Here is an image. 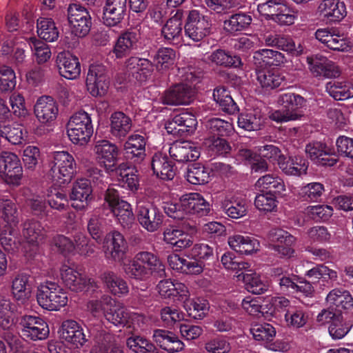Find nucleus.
<instances>
[{
  "label": "nucleus",
  "instance_id": "nucleus-1",
  "mask_svg": "<svg viewBox=\"0 0 353 353\" xmlns=\"http://www.w3.org/2000/svg\"><path fill=\"white\" fill-rule=\"evenodd\" d=\"M185 80L188 83H176L165 90L161 97L164 105H188L195 96L194 85L199 81V77L192 72L187 73Z\"/></svg>",
  "mask_w": 353,
  "mask_h": 353
},
{
  "label": "nucleus",
  "instance_id": "nucleus-2",
  "mask_svg": "<svg viewBox=\"0 0 353 353\" xmlns=\"http://www.w3.org/2000/svg\"><path fill=\"white\" fill-rule=\"evenodd\" d=\"M278 103L285 110H278L272 112L269 117L277 123H285L295 121L303 117L300 109L305 105L303 97L292 92H288L279 95Z\"/></svg>",
  "mask_w": 353,
  "mask_h": 353
},
{
  "label": "nucleus",
  "instance_id": "nucleus-3",
  "mask_svg": "<svg viewBox=\"0 0 353 353\" xmlns=\"http://www.w3.org/2000/svg\"><path fill=\"white\" fill-rule=\"evenodd\" d=\"M37 300L43 309L56 311L67 304L68 296L58 283L47 281L38 287Z\"/></svg>",
  "mask_w": 353,
  "mask_h": 353
},
{
  "label": "nucleus",
  "instance_id": "nucleus-4",
  "mask_svg": "<svg viewBox=\"0 0 353 353\" xmlns=\"http://www.w3.org/2000/svg\"><path fill=\"white\" fill-rule=\"evenodd\" d=\"M67 134L74 144L86 145L93 134L90 115L85 111H79L72 114L67 123Z\"/></svg>",
  "mask_w": 353,
  "mask_h": 353
},
{
  "label": "nucleus",
  "instance_id": "nucleus-5",
  "mask_svg": "<svg viewBox=\"0 0 353 353\" xmlns=\"http://www.w3.org/2000/svg\"><path fill=\"white\" fill-rule=\"evenodd\" d=\"M76 163L68 152H57L51 163L50 175L60 185L70 182L75 172Z\"/></svg>",
  "mask_w": 353,
  "mask_h": 353
},
{
  "label": "nucleus",
  "instance_id": "nucleus-6",
  "mask_svg": "<svg viewBox=\"0 0 353 353\" xmlns=\"http://www.w3.org/2000/svg\"><path fill=\"white\" fill-rule=\"evenodd\" d=\"M185 35L194 41H200L212 33V21L210 19L192 10L188 12L184 25Z\"/></svg>",
  "mask_w": 353,
  "mask_h": 353
},
{
  "label": "nucleus",
  "instance_id": "nucleus-7",
  "mask_svg": "<svg viewBox=\"0 0 353 353\" xmlns=\"http://www.w3.org/2000/svg\"><path fill=\"white\" fill-rule=\"evenodd\" d=\"M137 219L145 230L154 232L163 225L164 215L161 210L153 203L139 201L137 203Z\"/></svg>",
  "mask_w": 353,
  "mask_h": 353
},
{
  "label": "nucleus",
  "instance_id": "nucleus-8",
  "mask_svg": "<svg viewBox=\"0 0 353 353\" xmlns=\"http://www.w3.org/2000/svg\"><path fill=\"white\" fill-rule=\"evenodd\" d=\"M21 336L26 340L46 339L50 333L48 325L41 317L24 315L19 321Z\"/></svg>",
  "mask_w": 353,
  "mask_h": 353
},
{
  "label": "nucleus",
  "instance_id": "nucleus-9",
  "mask_svg": "<svg viewBox=\"0 0 353 353\" xmlns=\"http://www.w3.org/2000/svg\"><path fill=\"white\" fill-rule=\"evenodd\" d=\"M68 20L71 32L75 36L84 37L89 33L92 26V19L85 8L77 3L69 5Z\"/></svg>",
  "mask_w": 353,
  "mask_h": 353
},
{
  "label": "nucleus",
  "instance_id": "nucleus-10",
  "mask_svg": "<svg viewBox=\"0 0 353 353\" xmlns=\"http://www.w3.org/2000/svg\"><path fill=\"white\" fill-rule=\"evenodd\" d=\"M109 83V77L105 66L101 64H92L90 66L86 77V87L88 91L93 97L105 95Z\"/></svg>",
  "mask_w": 353,
  "mask_h": 353
},
{
  "label": "nucleus",
  "instance_id": "nucleus-11",
  "mask_svg": "<svg viewBox=\"0 0 353 353\" xmlns=\"http://www.w3.org/2000/svg\"><path fill=\"white\" fill-rule=\"evenodd\" d=\"M0 174L8 184L19 185L23 169L19 157L12 152L0 154Z\"/></svg>",
  "mask_w": 353,
  "mask_h": 353
},
{
  "label": "nucleus",
  "instance_id": "nucleus-12",
  "mask_svg": "<svg viewBox=\"0 0 353 353\" xmlns=\"http://www.w3.org/2000/svg\"><path fill=\"white\" fill-rule=\"evenodd\" d=\"M268 237L274 243L272 249L279 256L290 258L293 256V246L296 240L294 236L283 229L272 228L268 233Z\"/></svg>",
  "mask_w": 353,
  "mask_h": 353
},
{
  "label": "nucleus",
  "instance_id": "nucleus-13",
  "mask_svg": "<svg viewBox=\"0 0 353 353\" xmlns=\"http://www.w3.org/2000/svg\"><path fill=\"white\" fill-rule=\"evenodd\" d=\"M195 116L190 112H182L168 119L165 124L168 133L183 137L193 133L196 128Z\"/></svg>",
  "mask_w": 353,
  "mask_h": 353
},
{
  "label": "nucleus",
  "instance_id": "nucleus-14",
  "mask_svg": "<svg viewBox=\"0 0 353 353\" xmlns=\"http://www.w3.org/2000/svg\"><path fill=\"white\" fill-rule=\"evenodd\" d=\"M306 61L310 72L315 77L336 78L341 74L339 66L324 56L316 54L307 57Z\"/></svg>",
  "mask_w": 353,
  "mask_h": 353
},
{
  "label": "nucleus",
  "instance_id": "nucleus-15",
  "mask_svg": "<svg viewBox=\"0 0 353 353\" xmlns=\"http://www.w3.org/2000/svg\"><path fill=\"white\" fill-rule=\"evenodd\" d=\"M92 193L90 180L85 178L77 179L73 183L70 194L72 206L78 210H85L92 199Z\"/></svg>",
  "mask_w": 353,
  "mask_h": 353
},
{
  "label": "nucleus",
  "instance_id": "nucleus-16",
  "mask_svg": "<svg viewBox=\"0 0 353 353\" xmlns=\"http://www.w3.org/2000/svg\"><path fill=\"white\" fill-rule=\"evenodd\" d=\"M305 152L314 163L320 165L332 167L338 162L336 155L332 152V150L325 143L320 141L307 144Z\"/></svg>",
  "mask_w": 353,
  "mask_h": 353
},
{
  "label": "nucleus",
  "instance_id": "nucleus-17",
  "mask_svg": "<svg viewBox=\"0 0 353 353\" xmlns=\"http://www.w3.org/2000/svg\"><path fill=\"white\" fill-rule=\"evenodd\" d=\"M105 248V255L108 259L121 262L125 256L128 245L123 234L113 231L106 235Z\"/></svg>",
  "mask_w": 353,
  "mask_h": 353
},
{
  "label": "nucleus",
  "instance_id": "nucleus-18",
  "mask_svg": "<svg viewBox=\"0 0 353 353\" xmlns=\"http://www.w3.org/2000/svg\"><path fill=\"white\" fill-rule=\"evenodd\" d=\"M94 152L97 158L104 165L108 171H113L116 169L119 151L114 143L105 139L97 141Z\"/></svg>",
  "mask_w": 353,
  "mask_h": 353
},
{
  "label": "nucleus",
  "instance_id": "nucleus-19",
  "mask_svg": "<svg viewBox=\"0 0 353 353\" xmlns=\"http://www.w3.org/2000/svg\"><path fill=\"white\" fill-rule=\"evenodd\" d=\"M145 145L146 139L144 136L131 134L123 145L125 158L135 164H140L146 156Z\"/></svg>",
  "mask_w": 353,
  "mask_h": 353
},
{
  "label": "nucleus",
  "instance_id": "nucleus-20",
  "mask_svg": "<svg viewBox=\"0 0 353 353\" xmlns=\"http://www.w3.org/2000/svg\"><path fill=\"white\" fill-rule=\"evenodd\" d=\"M181 205L186 215L196 214L199 216H207L211 211V205L199 193L192 192L181 197Z\"/></svg>",
  "mask_w": 353,
  "mask_h": 353
},
{
  "label": "nucleus",
  "instance_id": "nucleus-21",
  "mask_svg": "<svg viewBox=\"0 0 353 353\" xmlns=\"http://www.w3.org/2000/svg\"><path fill=\"white\" fill-rule=\"evenodd\" d=\"M140 34L134 30H126L122 32L117 38L112 53L117 59L124 58L138 48Z\"/></svg>",
  "mask_w": 353,
  "mask_h": 353
},
{
  "label": "nucleus",
  "instance_id": "nucleus-22",
  "mask_svg": "<svg viewBox=\"0 0 353 353\" xmlns=\"http://www.w3.org/2000/svg\"><path fill=\"white\" fill-rule=\"evenodd\" d=\"M318 12L327 23L341 21L347 14L345 3L339 0H323L319 5Z\"/></svg>",
  "mask_w": 353,
  "mask_h": 353
},
{
  "label": "nucleus",
  "instance_id": "nucleus-23",
  "mask_svg": "<svg viewBox=\"0 0 353 353\" xmlns=\"http://www.w3.org/2000/svg\"><path fill=\"white\" fill-rule=\"evenodd\" d=\"M170 157L181 163L196 161L200 156L199 148L188 141H175L169 149Z\"/></svg>",
  "mask_w": 353,
  "mask_h": 353
},
{
  "label": "nucleus",
  "instance_id": "nucleus-24",
  "mask_svg": "<svg viewBox=\"0 0 353 353\" xmlns=\"http://www.w3.org/2000/svg\"><path fill=\"white\" fill-rule=\"evenodd\" d=\"M58 113L59 105L52 97H41L34 105V114L37 119L42 123H48L54 121Z\"/></svg>",
  "mask_w": 353,
  "mask_h": 353
},
{
  "label": "nucleus",
  "instance_id": "nucleus-25",
  "mask_svg": "<svg viewBox=\"0 0 353 353\" xmlns=\"http://www.w3.org/2000/svg\"><path fill=\"white\" fill-rule=\"evenodd\" d=\"M159 294L165 299L185 302L190 296L188 287L179 281L170 279L161 281L157 285Z\"/></svg>",
  "mask_w": 353,
  "mask_h": 353
},
{
  "label": "nucleus",
  "instance_id": "nucleus-26",
  "mask_svg": "<svg viewBox=\"0 0 353 353\" xmlns=\"http://www.w3.org/2000/svg\"><path fill=\"white\" fill-rule=\"evenodd\" d=\"M61 279L65 285L73 292H81L88 285L93 286L94 281L74 269L63 266L61 270Z\"/></svg>",
  "mask_w": 353,
  "mask_h": 353
},
{
  "label": "nucleus",
  "instance_id": "nucleus-27",
  "mask_svg": "<svg viewBox=\"0 0 353 353\" xmlns=\"http://www.w3.org/2000/svg\"><path fill=\"white\" fill-rule=\"evenodd\" d=\"M57 63L59 73L68 79H74L81 73L79 59L69 52H63L58 54Z\"/></svg>",
  "mask_w": 353,
  "mask_h": 353
},
{
  "label": "nucleus",
  "instance_id": "nucleus-28",
  "mask_svg": "<svg viewBox=\"0 0 353 353\" xmlns=\"http://www.w3.org/2000/svg\"><path fill=\"white\" fill-rule=\"evenodd\" d=\"M152 337L157 345L168 353L180 352L184 348L183 343L169 330L157 329L154 330Z\"/></svg>",
  "mask_w": 353,
  "mask_h": 353
},
{
  "label": "nucleus",
  "instance_id": "nucleus-29",
  "mask_svg": "<svg viewBox=\"0 0 353 353\" xmlns=\"http://www.w3.org/2000/svg\"><path fill=\"white\" fill-rule=\"evenodd\" d=\"M61 336L77 348L82 347L88 340L81 326L74 320H66L62 323Z\"/></svg>",
  "mask_w": 353,
  "mask_h": 353
},
{
  "label": "nucleus",
  "instance_id": "nucleus-30",
  "mask_svg": "<svg viewBox=\"0 0 353 353\" xmlns=\"http://www.w3.org/2000/svg\"><path fill=\"white\" fill-rule=\"evenodd\" d=\"M286 61L284 54L272 49H260L253 53L252 62L255 68L279 66Z\"/></svg>",
  "mask_w": 353,
  "mask_h": 353
},
{
  "label": "nucleus",
  "instance_id": "nucleus-31",
  "mask_svg": "<svg viewBox=\"0 0 353 353\" xmlns=\"http://www.w3.org/2000/svg\"><path fill=\"white\" fill-rule=\"evenodd\" d=\"M185 13V12L183 10H176L175 14L167 21L162 28V34L168 42L179 41L181 37Z\"/></svg>",
  "mask_w": 353,
  "mask_h": 353
},
{
  "label": "nucleus",
  "instance_id": "nucleus-32",
  "mask_svg": "<svg viewBox=\"0 0 353 353\" xmlns=\"http://www.w3.org/2000/svg\"><path fill=\"white\" fill-rule=\"evenodd\" d=\"M163 241L176 248V250L189 248L192 245L190 236L183 234V230L175 225H169L163 231Z\"/></svg>",
  "mask_w": 353,
  "mask_h": 353
},
{
  "label": "nucleus",
  "instance_id": "nucleus-33",
  "mask_svg": "<svg viewBox=\"0 0 353 353\" xmlns=\"http://www.w3.org/2000/svg\"><path fill=\"white\" fill-rule=\"evenodd\" d=\"M110 120V132L117 139H123L132 129L131 118L123 112H114L111 114Z\"/></svg>",
  "mask_w": 353,
  "mask_h": 353
},
{
  "label": "nucleus",
  "instance_id": "nucleus-34",
  "mask_svg": "<svg viewBox=\"0 0 353 353\" xmlns=\"http://www.w3.org/2000/svg\"><path fill=\"white\" fill-rule=\"evenodd\" d=\"M151 166L154 173L162 180H172L176 174L173 163L167 156L156 153L152 157Z\"/></svg>",
  "mask_w": 353,
  "mask_h": 353
},
{
  "label": "nucleus",
  "instance_id": "nucleus-35",
  "mask_svg": "<svg viewBox=\"0 0 353 353\" xmlns=\"http://www.w3.org/2000/svg\"><path fill=\"white\" fill-rule=\"evenodd\" d=\"M94 340L96 344L90 353H123V347L114 342V336L110 333L100 331Z\"/></svg>",
  "mask_w": 353,
  "mask_h": 353
},
{
  "label": "nucleus",
  "instance_id": "nucleus-36",
  "mask_svg": "<svg viewBox=\"0 0 353 353\" xmlns=\"http://www.w3.org/2000/svg\"><path fill=\"white\" fill-rule=\"evenodd\" d=\"M255 73L257 83L266 90L279 88L285 81L283 75L272 70L255 68Z\"/></svg>",
  "mask_w": 353,
  "mask_h": 353
},
{
  "label": "nucleus",
  "instance_id": "nucleus-37",
  "mask_svg": "<svg viewBox=\"0 0 353 353\" xmlns=\"http://www.w3.org/2000/svg\"><path fill=\"white\" fill-rule=\"evenodd\" d=\"M239 281H242L245 288L252 294H261L268 290V284L263 281L258 274L251 270H245L236 275Z\"/></svg>",
  "mask_w": 353,
  "mask_h": 353
},
{
  "label": "nucleus",
  "instance_id": "nucleus-38",
  "mask_svg": "<svg viewBox=\"0 0 353 353\" xmlns=\"http://www.w3.org/2000/svg\"><path fill=\"white\" fill-rule=\"evenodd\" d=\"M256 187L261 192H266L277 196L285 195L286 188L283 180L274 174H265L256 182Z\"/></svg>",
  "mask_w": 353,
  "mask_h": 353
},
{
  "label": "nucleus",
  "instance_id": "nucleus-39",
  "mask_svg": "<svg viewBox=\"0 0 353 353\" xmlns=\"http://www.w3.org/2000/svg\"><path fill=\"white\" fill-rule=\"evenodd\" d=\"M279 167L283 173L289 176H301L307 173L308 163L300 156L283 157L279 162Z\"/></svg>",
  "mask_w": 353,
  "mask_h": 353
},
{
  "label": "nucleus",
  "instance_id": "nucleus-40",
  "mask_svg": "<svg viewBox=\"0 0 353 353\" xmlns=\"http://www.w3.org/2000/svg\"><path fill=\"white\" fill-rule=\"evenodd\" d=\"M30 276L26 274L17 275L12 283V293L14 299L24 304L28 301L32 294V287L29 283Z\"/></svg>",
  "mask_w": 353,
  "mask_h": 353
},
{
  "label": "nucleus",
  "instance_id": "nucleus-41",
  "mask_svg": "<svg viewBox=\"0 0 353 353\" xmlns=\"http://www.w3.org/2000/svg\"><path fill=\"white\" fill-rule=\"evenodd\" d=\"M221 209L232 219H239L246 215L248 210L247 201L241 197L233 196L221 202Z\"/></svg>",
  "mask_w": 353,
  "mask_h": 353
},
{
  "label": "nucleus",
  "instance_id": "nucleus-42",
  "mask_svg": "<svg viewBox=\"0 0 353 353\" xmlns=\"http://www.w3.org/2000/svg\"><path fill=\"white\" fill-rule=\"evenodd\" d=\"M100 278L112 294L119 296L128 294L129 286L127 281L114 272L105 271L101 274Z\"/></svg>",
  "mask_w": 353,
  "mask_h": 353
},
{
  "label": "nucleus",
  "instance_id": "nucleus-43",
  "mask_svg": "<svg viewBox=\"0 0 353 353\" xmlns=\"http://www.w3.org/2000/svg\"><path fill=\"white\" fill-rule=\"evenodd\" d=\"M22 236L27 243L37 245L44 239L46 231L39 221L30 219L23 223Z\"/></svg>",
  "mask_w": 353,
  "mask_h": 353
},
{
  "label": "nucleus",
  "instance_id": "nucleus-44",
  "mask_svg": "<svg viewBox=\"0 0 353 353\" xmlns=\"http://www.w3.org/2000/svg\"><path fill=\"white\" fill-rule=\"evenodd\" d=\"M134 259L141 265L145 266L151 274L155 273L159 277L165 276V265L153 253L141 251L136 254Z\"/></svg>",
  "mask_w": 353,
  "mask_h": 353
},
{
  "label": "nucleus",
  "instance_id": "nucleus-45",
  "mask_svg": "<svg viewBox=\"0 0 353 353\" xmlns=\"http://www.w3.org/2000/svg\"><path fill=\"white\" fill-rule=\"evenodd\" d=\"M228 243L236 252L250 254L259 250V242L254 238L240 234L230 236Z\"/></svg>",
  "mask_w": 353,
  "mask_h": 353
},
{
  "label": "nucleus",
  "instance_id": "nucleus-46",
  "mask_svg": "<svg viewBox=\"0 0 353 353\" xmlns=\"http://www.w3.org/2000/svg\"><path fill=\"white\" fill-rule=\"evenodd\" d=\"M263 121V114L259 109H254L246 113L241 114L238 117L239 127L248 131L260 130Z\"/></svg>",
  "mask_w": 353,
  "mask_h": 353
},
{
  "label": "nucleus",
  "instance_id": "nucleus-47",
  "mask_svg": "<svg viewBox=\"0 0 353 353\" xmlns=\"http://www.w3.org/2000/svg\"><path fill=\"white\" fill-rule=\"evenodd\" d=\"M252 21L251 15L245 12H238L230 17L223 22L224 30L230 34H234L248 28Z\"/></svg>",
  "mask_w": 353,
  "mask_h": 353
},
{
  "label": "nucleus",
  "instance_id": "nucleus-48",
  "mask_svg": "<svg viewBox=\"0 0 353 353\" xmlns=\"http://www.w3.org/2000/svg\"><path fill=\"white\" fill-rule=\"evenodd\" d=\"M326 301L329 305L339 309L348 310L353 307V298L347 290L334 289L327 295Z\"/></svg>",
  "mask_w": 353,
  "mask_h": 353
},
{
  "label": "nucleus",
  "instance_id": "nucleus-49",
  "mask_svg": "<svg viewBox=\"0 0 353 353\" xmlns=\"http://www.w3.org/2000/svg\"><path fill=\"white\" fill-rule=\"evenodd\" d=\"M325 90L335 100H345L353 97V86L347 81H330L326 83Z\"/></svg>",
  "mask_w": 353,
  "mask_h": 353
},
{
  "label": "nucleus",
  "instance_id": "nucleus-50",
  "mask_svg": "<svg viewBox=\"0 0 353 353\" xmlns=\"http://www.w3.org/2000/svg\"><path fill=\"white\" fill-rule=\"evenodd\" d=\"M209 60L217 65L227 68H241L243 62L239 56L232 55L230 52L222 49H218L212 52Z\"/></svg>",
  "mask_w": 353,
  "mask_h": 353
},
{
  "label": "nucleus",
  "instance_id": "nucleus-51",
  "mask_svg": "<svg viewBox=\"0 0 353 353\" xmlns=\"http://www.w3.org/2000/svg\"><path fill=\"white\" fill-rule=\"evenodd\" d=\"M127 347L134 353H161L150 340L141 336H132L126 340Z\"/></svg>",
  "mask_w": 353,
  "mask_h": 353
},
{
  "label": "nucleus",
  "instance_id": "nucleus-52",
  "mask_svg": "<svg viewBox=\"0 0 353 353\" xmlns=\"http://www.w3.org/2000/svg\"><path fill=\"white\" fill-rule=\"evenodd\" d=\"M213 98L219 104L222 110L233 114L239 111V107L225 87H218L214 90Z\"/></svg>",
  "mask_w": 353,
  "mask_h": 353
},
{
  "label": "nucleus",
  "instance_id": "nucleus-53",
  "mask_svg": "<svg viewBox=\"0 0 353 353\" xmlns=\"http://www.w3.org/2000/svg\"><path fill=\"white\" fill-rule=\"evenodd\" d=\"M111 212L124 229H130L135 225L132 207L127 201H121L120 204L115 208H112Z\"/></svg>",
  "mask_w": 353,
  "mask_h": 353
},
{
  "label": "nucleus",
  "instance_id": "nucleus-54",
  "mask_svg": "<svg viewBox=\"0 0 353 353\" xmlns=\"http://www.w3.org/2000/svg\"><path fill=\"white\" fill-rule=\"evenodd\" d=\"M205 127L210 138L229 136L233 130L231 123L216 117L208 119Z\"/></svg>",
  "mask_w": 353,
  "mask_h": 353
},
{
  "label": "nucleus",
  "instance_id": "nucleus-55",
  "mask_svg": "<svg viewBox=\"0 0 353 353\" xmlns=\"http://www.w3.org/2000/svg\"><path fill=\"white\" fill-rule=\"evenodd\" d=\"M185 177L192 184L203 185L210 180V170L200 163H192L187 168Z\"/></svg>",
  "mask_w": 353,
  "mask_h": 353
},
{
  "label": "nucleus",
  "instance_id": "nucleus-56",
  "mask_svg": "<svg viewBox=\"0 0 353 353\" xmlns=\"http://www.w3.org/2000/svg\"><path fill=\"white\" fill-rule=\"evenodd\" d=\"M37 27L38 35L43 40L53 42L58 39L59 32L52 19H38Z\"/></svg>",
  "mask_w": 353,
  "mask_h": 353
},
{
  "label": "nucleus",
  "instance_id": "nucleus-57",
  "mask_svg": "<svg viewBox=\"0 0 353 353\" xmlns=\"http://www.w3.org/2000/svg\"><path fill=\"white\" fill-rule=\"evenodd\" d=\"M26 132H23L21 125L17 123L11 125H0V136L6 138L14 145L23 143L25 141Z\"/></svg>",
  "mask_w": 353,
  "mask_h": 353
},
{
  "label": "nucleus",
  "instance_id": "nucleus-58",
  "mask_svg": "<svg viewBox=\"0 0 353 353\" xmlns=\"http://www.w3.org/2000/svg\"><path fill=\"white\" fill-rule=\"evenodd\" d=\"M183 303L188 315L195 319H203L209 311V303L204 299H189L188 297Z\"/></svg>",
  "mask_w": 353,
  "mask_h": 353
},
{
  "label": "nucleus",
  "instance_id": "nucleus-59",
  "mask_svg": "<svg viewBox=\"0 0 353 353\" xmlns=\"http://www.w3.org/2000/svg\"><path fill=\"white\" fill-rule=\"evenodd\" d=\"M16 305L10 299L0 296V327L8 329L13 323V314Z\"/></svg>",
  "mask_w": 353,
  "mask_h": 353
},
{
  "label": "nucleus",
  "instance_id": "nucleus-60",
  "mask_svg": "<svg viewBox=\"0 0 353 353\" xmlns=\"http://www.w3.org/2000/svg\"><path fill=\"white\" fill-rule=\"evenodd\" d=\"M353 323L345 318L343 314L336 318L328 327V332L330 336L338 340L343 339L351 330Z\"/></svg>",
  "mask_w": 353,
  "mask_h": 353
},
{
  "label": "nucleus",
  "instance_id": "nucleus-61",
  "mask_svg": "<svg viewBox=\"0 0 353 353\" xmlns=\"http://www.w3.org/2000/svg\"><path fill=\"white\" fill-rule=\"evenodd\" d=\"M250 333L255 340L268 343L274 340L276 336V330L270 323H257L252 325Z\"/></svg>",
  "mask_w": 353,
  "mask_h": 353
},
{
  "label": "nucleus",
  "instance_id": "nucleus-62",
  "mask_svg": "<svg viewBox=\"0 0 353 353\" xmlns=\"http://www.w3.org/2000/svg\"><path fill=\"white\" fill-rule=\"evenodd\" d=\"M0 216L9 224L18 222V210L15 203L8 198H0Z\"/></svg>",
  "mask_w": 353,
  "mask_h": 353
},
{
  "label": "nucleus",
  "instance_id": "nucleus-63",
  "mask_svg": "<svg viewBox=\"0 0 353 353\" xmlns=\"http://www.w3.org/2000/svg\"><path fill=\"white\" fill-rule=\"evenodd\" d=\"M16 84L15 72L12 68L6 65H0V92H10L15 88Z\"/></svg>",
  "mask_w": 353,
  "mask_h": 353
},
{
  "label": "nucleus",
  "instance_id": "nucleus-64",
  "mask_svg": "<svg viewBox=\"0 0 353 353\" xmlns=\"http://www.w3.org/2000/svg\"><path fill=\"white\" fill-rule=\"evenodd\" d=\"M123 269L129 278L136 280L144 281L152 275L145 266L141 265L134 258L128 263H125Z\"/></svg>",
  "mask_w": 353,
  "mask_h": 353
}]
</instances>
